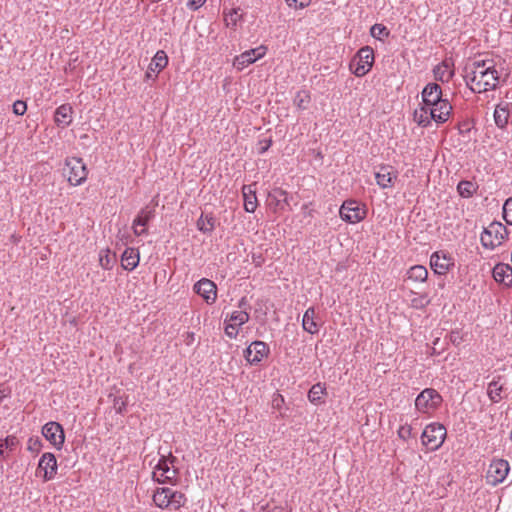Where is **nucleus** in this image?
<instances>
[{
    "label": "nucleus",
    "mask_w": 512,
    "mask_h": 512,
    "mask_svg": "<svg viewBox=\"0 0 512 512\" xmlns=\"http://www.w3.org/2000/svg\"><path fill=\"white\" fill-rule=\"evenodd\" d=\"M464 79L475 93L495 90L500 83V72L493 59L475 60L465 67Z\"/></svg>",
    "instance_id": "1"
},
{
    "label": "nucleus",
    "mask_w": 512,
    "mask_h": 512,
    "mask_svg": "<svg viewBox=\"0 0 512 512\" xmlns=\"http://www.w3.org/2000/svg\"><path fill=\"white\" fill-rule=\"evenodd\" d=\"M151 498L156 507L169 511H178L185 507L188 502L187 496L182 491L169 487L155 488Z\"/></svg>",
    "instance_id": "2"
},
{
    "label": "nucleus",
    "mask_w": 512,
    "mask_h": 512,
    "mask_svg": "<svg viewBox=\"0 0 512 512\" xmlns=\"http://www.w3.org/2000/svg\"><path fill=\"white\" fill-rule=\"evenodd\" d=\"M175 462L176 458L171 453L168 456H162L153 469V480L160 484L176 485L179 481V472Z\"/></svg>",
    "instance_id": "3"
},
{
    "label": "nucleus",
    "mask_w": 512,
    "mask_h": 512,
    "mask_svg": "<svg viewBox=\"0 0 512 512\" xmlns=\"http://www.w3.org/2000/svg\"><path fill=\"white\" fill-rule=\"evenodd\" d=\"M88 168L80 157H67L64 162L63 176L69 185L76 187L82 185L88 177Z\"/></svg>",
    "instance_id": "4"
},
{
    "label": "nucleus",
    "mask_w": 512,
    "mask_h": 512,
    "mask_svg": "<svg viewBox=\"0 0 512 512\" xmlns=\"http://www.w3.org/2000/svg\"><path fill=\"white\" fill-rule=\"evenodd\" d=\"M374 60V50L370 46H364L352 58L349 69L356 77H363L371 71Z\"/></svg>",
    "instance_id": "5"
},
{
    "label": "nucleus",
    "mask_w": 512,
    "mask_h": 512,
    "mask_svg": "<svg viewBox=\"0 0 512 512\" xmlns=\"http://www.w3.org/2000/svg\"><path fill=\"white\" fill-rule=\"evenodd\" d=\"M507 237V228L500 222H492L481 233L480 240L485 248L495 249L501 246Z\"/></svg>",
    "instance_id": "6"
},
{
    "label": "nucleus",
    "mask_w": 512,
    "mask_h": 512,
    "mask_svg": "<svg viewBox=\"0 0 512 512\" xmlns=\"http://www.w3.org/2000/svg\"><path fill=\"white\" fill-rule=\"evenodd\" d=\"M446 428L440 423L428 424L421 435L422 445L428 451L439 449L446 439Z\"/></svg>",
    "instance_id": "7"
},
{
    "label": "nucleus",
    "mask_w": 512,
    "mask_h": 512,
    "mask_svg": "<svg viewBox=\"0 0 512 512\" xmlns=\"http://www.w3.org/2000/svg\"><path fill=\"white\" fill-rule=\"evenodd\" d=\"M442 396L433 388L424 389L415 399V408L419 413L432 415L441 405Z\"/></svg>",
    "instance_id": "8"
},
{
    "label": "nucleus",
    "mask_w": 512,
    "mask_h": 512,
    "mask_svg": "<svg viewBox=\"0 0 512 512\" xmlns=\"http://www.w3.org/2000/svg\"><path fill=\"white\" fill-rule=\"evenodd\" d=\"M339 215L343 221L356 224L366 218L367 208L355 200H346L340 207Z\"/></svg>",
    "instance_id": "9"
},
{
    "label": "nucleus",
    "mask_w": 512,
    "mask_h": 512,
    "mask_svg": "<svg viewBox=\"0 0 512 512\" xmlns=\"http://www.w3.org/2000/svg\"><path fill=\"white\" fill-rule=\"evenodd\" d=\"M58 471L56 456L51 452L43 453L39 459L36 475L40 476L44 482L53 480Z\"/></svg>",
    "instance_id": "10"
},
{
    "label": "nucleus",
    "mask_w": 512,
    "mask_h": 512,
    "mask_svg": "<svg viewBox=\"0 0 512 512\" xmlns=\"http://www.w3.org/2000/svg\"><path fill=\"white\" fill-rule=\"evenodd\" d=\"M509 471L510 465L507 460L494 459L488 467L486 482L491 486H497L506 479Z\"/></svg>",
    "instance_id": "11"
},
{
    "label": "nucleus",
    "mask_w": 512,
    "mask_h": 512,
    "mask_svg": "<svg viewBox=\"0 0 512 512\" xmlns=\"http://www.w3.org/2000/svg\"><path fill=\"white\" fill-rule=\"evenodd\" d=\"M267 47L264 45H260L256 48L246 50L242 52L240 55H237L233 59V67L238 71H242L249 65L255 63L257 60L263 58L267 53Z\"/></svg>",
    "instance_id": "12"
},
{
    "label": "nucleus",
    "mask_w": 512,
    "mask_h": 512,
    "mask_svg": "<svg viewBox=\"0 0 512 512\" xmlns=\"http://www.w3.org/2000/svg\"><path fill=\"white\" fill-rule=\"evenodd\" d=\"M43 437L57 450L62 449L65 442V434L61 424L50 421L42 427Z\"/></svg>",
    "instance_id": "13"
},
{
    "label": "nucleus",
    "mask_w": 512,
    "mask_h": 512,
    "mask_svg": "<svg viewBox=\"0 0 512 512\" xmlns=\"http://www.w3.org/2000/svg\"><path fill=\"white\" fill-rule=\"evenodd\" d=\"M270 354L269 346L263 341H253L245 350L244 358L250 365H257Z\"/></svg>",
    "instance_id": "14"
},
{
    "label": "nucleus",
    "mask_w": 512,
    "mask_h": 512,
    "mask_svg": "<svg viewBox=\"0 0 512 512\" xmlns=\"http://www.w3.org/2000/svg\"><path fill=\"white\" fill-rule=\"evenodd\" d=\"M454 266V258L445 251H436L430 257V267L435 274L445 275Z\"/></svg>",
    "instance_id": "15"
},
{
    "label": "nucleus",
    "mask_w": 512,
    "mask_h": 512,
    "mask_svg": "<svg viewBox=\"0 0 512 512\" xmlns=\"http://www.w3.org/2000/svg\"><path fill=\"white\" fill-rule=\"evenodd\" d=\"M193 291L199 295L207 304L215 303L217 299V286L207 278H202L193 286Z\"/></svg>",
    "instance_id": "16"
},
{
    "label": "nucleus",
    "mask_w": 512,
    "mask_h": 512,
    "mask_svg": "<svg viewBox=\"0 0 512 512\" xmlns=\"http://www.w3.org/2000/svg\"><path fill=\"white\" fill-rule=\"evenodd\" d=\"M398 178V172L389 165H382L379 171L375 173L376 183L382 188L387 189L394 186Z\"/></svg>",
    "instance_id": "17"
},
{
    "label": "nucleus",
    "mask_w": 512,
    "mask_h": 512,
    "mask_svg": "<svg viewBox=\"0 0 512 512\" xmlns=\"http://www.w3.org/2000/svg\"><path fill=\"white\" fill-rule=\"evenodd\" d=\"M222 15L224 25L228 29L236 31L238 26L243 23L245 14L240 7H225Z\"/></svg>",
    "instance_id": "18"
},
{
    "label": "nucleus",
    "mask_w": 512,
    "mask_h": 512,
    "mask_svg": "<svg viewBox=\"0 0 512 512\" xmlns=\"http://www.w3.org/2000/svg\"><path fill=\"white\" fill-rule=\"evenodd\" d=\"M429 113L433 117V121L442 124L448 121L452 113V105L447 99L437 102L429 106Z\"/></svg>",
    "instance_id": "19"
},
{
    "label": "nucleus",
    "mask_w": 512,
    "mask_h": 512,
    "mask_svg": "<svg viewBox=\"0 0 512 512\" xmlns=\"http://www.w3.org/2000/svg\"><path fill=\"white\" fill-rule=\"evenodd\" d=\"M154 218V210L145 207L141 209L133 220V232L136 236L147 234V225Z\"/></svg>",
    "instance_id": "20"
},
{
    "label": "nucleus",
    "mask_w": 512,
    "mask_h": 512,
    "mask_svg": "<svg viewBox=\"0 0 512 512\" xmlns=\"http://www.w3.org/2000/svg\"><path fill=\"white\" fill-rule=\"evenodd\" d=\"M454 62L451 58H445L434 69V78L442 83H448L454 76Z\"/></svg>",
    "instance_id": "21"
},
{
    "label": "nucleus",
    "mask_w": 512,
    "mask_h": 512,
    "mask_svg": "<svg viewBox=\"0 0 512 512\" xmlns=\"http://www.w3.org/2000/svg\"><path fill=\"white\" fill-rule=\"evenodd\" d=\"M444 100L442 98V89L436 83H428L422 90V103L431 106Z\"/></svg>",
    "instance_id": "22"
},
{
    "label": "nucleus",
    "mask_w": 512,
    "mask_h": 512,
    "mask_svg": "<svg viewBox=\"0 0 512 512\" xmlns=\"http://www.w3.org/2000/svg\"><path fill=\"white\" fill-rule=\"evenodd\" d=\"M73 108L70 104H62L56 108L54 122L58 127L66 128L73 120Z\"/></svg>",
    "instance_id": "23"
},
{
    "label": "nucleus",
    "mask_w": 512,
    "mask_h": 512,
    "mask_svg": "<svg viewBox=\"0 0 512 512\" xmlns=\"http://www.w3.org/2000/svg\"><path fill=\"white\" fill-rule=\"evenodd\" d=\"M493 278L496 282L507 287L512 285V266L505 263H498L493 268Z\"/></svg>",
    "instance_id": "24"
},
{
    "label": "nucleus",
    "mask_w": 512,
    "mask_h": 512,
    "mask_svg": "<svg viewBox=\"0 0 512 512\" xmlns=\"http://www.w3.org/2000/svg\"><path fill=\"white\" fill-rule=\"evenodd\" d=\"M268 205L274 212L284 210L285 205H288V193L281 188L274 189L268 195Z\"/></svg>",
    "instance_id": "25"
},
{
    "label": "nucleus",
    "mask_w": 512,
    "mask_h": 512,
    "mask_svg": "<svg viewBox=\"0 0 512 512\" xmlns=\"http://www.w3.org/2000/svg\"><path fill=\"white\" fill-rule=\"evenodd\" d=\"M256 184L244 185L242 187V195L244 201V209L248 213H253L258 207L256 197Z\"/></svg>",
    "instance_id": "26"
},
{
    "label": "nucleus",
    "mask_w": 512,
    "mask_h": 512,
    "mask_svg": "<svg viewBox=\"0 0 512 512\" xmlns=\"http://www.w3.org/2000/svg\"><path fill=\"white\" fill-rule=\"evenodd\" d=\"M317 319L318 314L316 312V309L314 307H309L305 311L302 318L303 329L312 335L317 334L320 329V324L318 323Z\"/></svg>",
    "instance_id": "27"
},
{
    "label": "nucleus",
    "mask_w": 512,
    "mask_h": 512,
    "mask_svg": "<svg viewBox=\"0 0 512 512\" xmlns=\"http://www.w3.org/2000/svg\"><path fill=\"white\" fill-rule=\"evenodd\" d=\"M139 260L140 254L138 249L127 248L125 249L121 257L122 267L125 270L132 271L138 266Z\"/></svg>",
    "instance_id": "28"
},
{
    "label": "nucleus",
    "mask_w": 512,
    "mask_h": 512,
    "mask_svg": "<svg viewBox=\"0 0 512 512\" xmlns=\"http://www.w3.org/2000/svg\"><path fill=\"white\" fill-rule=\"evenodd\" d=\"M429 106L422 103V105L415 109L413 113V120L422 127H427L433 121L432 115L429 113Z\"/></svg>",
    "instance_id": "29"
},
{
    "label": "nucleus",
    "mask_w": 512,
    "mask_h": 512,
    "mask_svg": "<svg viewBox=\"0 0 512 512\" xmlns=\"http://www.w3.org/2000/svg\"><path fill=\"white\" fill-rule=\"evenodd\" d=\"M406 277L414 283H423L428 278V270L423 265H414L407 270Z\"/></svg>",
    "instance_id": "30"
},
{
    "label": "nucleus",
    "mask_w": 512,
    "mask_h": 512,
    "mask_svg": "<svg viewBox=\"0 0 512 512\" xmlns=\"http://www.w3.org/2000/svg\"><path fill=\"white\" fill-rule=\"evenodd\" d=\"M19 445V439L15 435L0 438V461L8 458V451H13Z\"/></svg>",
    "instance_id": "31"
},
{
    "label": "nucleus",
    "mask_w": 512,
    "mask_h": 512,
    "mask_svg": "<svg viewBox=\"0 0 512 512\" xmlns=\"http://www.w3.org/2000/svg\"><path fill=\"white\" fill-rule=\"evenodd\" d=\"M326 394L327 391L325 385L319 382L310 388L308 392V399L312 404L320 405L324 402V397Z\"/></svg>",
    "instance_id": "32"
},
{
    "label": "nucleus",
    "mask_w": 512,
    "mask_h": 512,
    "mask_svg": "<svg viewBox=\"0 0 512 512\" xmlns=\"http://www.w3.org/2000/svg\"><path fill=\"white\" fill-rule=\"evenodd\" d=\"M169 59L164 50H158L150 62L151 70L155 74H159L168 65Z\"/></svg>",
    "instance_id": "33"
},
{
    "label": "nucleus",
    "mask_w": 512,
    "mask_h": 512,
    "mask_svg": "<svg viewBox=\"0 0 512 512\" xmlns=\"http://www.w3.org/2000/svg\"><path fill=\"white\" fill-rule=\"evenodd\" d=\"M410 296V306L414 309H424L431 303V300L425 293L410 291Z\"/></svg>",
    "instance_id": "34"
},
{
    "label": "nucleus",
    "mask_w": 512,
    "mask_h": 512,
    "mask_svg": "<svg viewBox=\"0 0 512 512\" xmlns=\"http://www.w3.org/2000/svg\"><path fill=\"white\" fill-rule=\"evenodd\" d=\"M196 224L203 233H211L215 229V219L211 214H202Z\"/></svg>",
    "instance_id": "35"
},
{
    "label": "nucleus",
    "mask_w": 512,
    "mask_h": 512,
    "mask_svg": "<svg viewBox=\"0 0 512 512\" xmlns=\"http://www.w3.org/2000/svg\"><path fill=\"white\" fill-rule=\"evenodd\" d=\"M502 392L503 384L499 383L498 381H492L491 383H489L487 388V394L492 402H500L502 399Z\"/></svg>",
    "instance_id": "36"
},
{
    "label": "nucleus",
    "mask_w": 512,
    "mask_h": 512,
    "mask_svg": "<svg viewBox=\"0 0 512 512\" xmlns=\"http://www.w3.org/2000/svg\"><path fill=\"white\" fill-rule=\"evenodd\" d=\"M115 263V255L111 253L110 249H102L99 252V265L105 269H112Z\"/></svg>",
    "instance_id": "37"
},
{
    "label": "nucleus",
    "mask_w": 512,
    "mask_h": 512,
    "mask_svg": "<svg viewBox=\"0 0 512 512\" xmlns=\"http://www.w3.org/2000/svg\"><path fill=\"white\" fill-rule=\"evenodd\" d=\"M249 313L246 310L233 311L229 316L226 317V321L238 325L241 327L243 324L249 321Z\"/></svg>",
    "instance_id": "38"
},
{
    "label": "nucleus",
    "mask_w": 512,
    "mask_h": 512,
    "mask_svg": "<svg viewBox=\"0 0 512 512\" xmlns=\"http://www.w3.org/2000/svg\"><path fill=\"white\" fill-rule=\"evenodd\" d=\"M508 116L509 113L506 107L500 105L496 106L494 111V119L498 127L504 128L506 126L508 122Z\"/></svg>",
    "instance_id": "39"
},
{
    "label": "nucleus",
    "mask_w": 512,
    "mask_h": 512,
    "mask_svg": "<svg viewBox=\"0 0 512 512\" xmlns=\"http://www.w3.org/2000/svg\"><path fill=\"white\" fill-rule=\"evenodd\" d=\"M310 101V93L308 91L301 90L296 94L294 104L296 105L297 108L305 110L308 108Z\"/></svg>",
    "instance_id": "40"
},
{
    "label": "nucleus",
    "mask_w": 512,
    "mask_h": 512,
    "mask_svg": "<svg viewBox=\"0 0 512 512\" xmlns=\"http://www.w3.org/2000/svg\"><path fill=\"white\" fill-rule=\"evenodd\" d=\"M42 447V441L38 436H31L28 438L26 448L30 453L37 455L41 451Z\"/></svg>",
    "instance_id": "41"
},
{
    "label": "nucleus",
    "mask_w": 512,
    "mask_h": 512,
    "mask_svg": "<svg viewBox=\"0 0 512 512\" xmlns=\"http://www.w3.org/2000/svg\"><path fill=\"white\" fill-rule=\"evenodd\" d=\"M457 190L462 197H471L475 192V186L470 181H461L457 186Z\"/></svg>",
    "instance_id": "42"
},
{
    "label": "nucleus",
    "mask_w": 512,
    "mask_h": 512,
    "mask_svg": "<svg viewBox=\"0 0 512 512\" xmlns=\"http://www.w3.org/2000/svg\"><path fill=\"white\" fill-rule=\"evenodd\" d=\"M370 33L374 38L379 39V40H382L383 38H385L389 35V31L382 24H374L371 27Z\"/></svg>",
    "instance_id": "43"
},
{
    "label": "nucleus",
    "mask_w": 512,
    "mask_h": 512,
    "mask_svg": "<svg viewBox=\"0 0 512 512\" xmlns=\"http://www.w3.org/2000/svg\"><path fill=\"white\" fill-rule=\"evenodd\" d=\"M503 218L507 224L512 225V197L508 198L503 205Z\"/></svg>",
    "instance_id": "44"
},
{
    "label": "nucleus",
    "mask_w": 512,
    "mask_h": 512,
    "mask_svg": "<svg viewBox=\"0 0 512 512\" xmlns=\"http://www.w3.org/2000/svg\"><path fill=\"white\" fill-rule=\"evenodd\" d=\"M225 334L233 339L236 338L239 333V326L225 320Z\"/></svg>",
    "instance_id": "45"
},
{
    "label": "nucleus",
    "mask_w": 512,
    "mask_h": 512,
    "mask_svg": "<svg viewBox=\"0 0 512 512\" xmlns=\"http://www.w3.org/2000/svg\"><path fill=\"white\" fill-rule=\"evenodd\" d=\"M398 437L404 441H407L412 437V427L408 424L402 425L397 431Z\"/></svg>",
    "instance_id": "46"
},
{
    "label": "nucleus",
    "mask_w": 512,
    "mask_h": 512,
    "mask_svg": "<svg viewBox=\"0 0 512 512\" xmlns=\"http://www.w3.org/2000/svg\"><path fill=\"white\" fill-rule=\"evenodd\" d=\"M287 5L293 9H304L310 6L312 0H285Z\"/></svg>",
    "instance_id": "47"
},
{
    "label": "nucleus",
    "mask_w": 512,
    "mask_h": 512,
    "mask_svg": "<svg viewBox=\"0 0 512 512\" xmlns=\"http://www.w3.org/2000/svg\"><path fill=\"white\" fill-rule=\"evenodd\" d=\"M27 111V104L22 100H17L13 103V113L17 116H22Z\"/></svg>",
    "instance_id": "48"
},
{
    "label": "nucleus",
    "mask_w": 512,
    "mask_h": 512,
    "mask_svg": "<svg viewBox=\"0 0 512 512\" xmlns=\"http://www.w3.org/2000/svg\"><path fill=\"white\" fill-rule=\"evenodd\" d=\"M257 145H258V153L263 154L266 151H268V149L271 147L272 139L268 138V139L259 140Z\"/></svg>",
    "instance_id": "49"
},
{
    "label": "nucleus",
    "mask_w": 512,
    "mask_h": 512,
    "mask_svg": "<svg viewBox=\"0 0 512 512\" xmlns=\"http://www.w3.org/2000/svg\"><path fill=\"white\" fill-rule=\"evenodd\" d=\"M450 341L453 345H460L462 342V336L459 331H452L450 334Z\"/></svg>",
    "instance_id": "50"
},
{
    "label": "nucleus",
    "mask_w": 512,
    "mask_h": 512,
    "mask_svg": "<svg viewBox=\"0 0 512 512\" xmlns=\"http://www.w3.org/2000/svg\"><path fill=\"white\" fill-rule=\"evenodd\" d=\"M206 0H189L187 6L191 10H197L204 5Z\"/></svg>",
    "instance_id": "51"
},
{
    "label": "nucleus",
    "mask_w": 512,
    "mask_h": 512,
    "mask_svg": "<svg viewBox=\"0 0 512 512\" xmlns=\"http://www.w3.org/2000/svg\"><path fill=\"white\" fill-rule=\"evenodd\" d=\"M114 405L119 413H122L126 409V402L121 399H116Z\"/></svg>",
    "instance_id": "52"
},
{
    "label": "nucleus",
    "mask_w": 512,
    "mask_h": 512,
    "mask_svg": "<svg viewBox=\"0 0 512 512\" xmlns=\"http://www.w3.org/2000/svg\"><path fill=\"white\" fill-rule=\"evenodd\" d=\"M158 74H155L152 70H151V66L149 65L148 66V69L145 73V78L146 79H152V80H155L157 78Z\"/></svg>",
    "instance_id": "53"
},
{
    "label": "nucleus",
    "mask_w": 512,
    "mask_h": 512,
    "mask_svg": "<svg viewBox=\"0 0 512 512\" xmlns=\"http://www.w3.org/2000/svg\"><path fill=\"white\" fill-rule=\"evenodd\" d=\"M246 305H247V299H246V297H242L241 300L239 301V308H245Z\"/></svg>",
    "instance_id": "54"
},
{
    "label": "nucleus",
    "mask_w": 512,
    "mask_h": 512,
    "mask_svg": "<svg viewBox=\"0 0 512 512\" xmlns=\"http://www.w3.org/2000/svg\"><path fill=\"white\" fill-rule=\"evenodd\" d=\"M7 396L5 389H0V401Z\"/></svg>",
    "instance_id": "55"
},
{
    "label": "nucleus",
    "mask_w": 512,
    "mask_h": 512,
    "mask_svg": "<svg viewBox=\"0 0 512 512\" xmlns=\"http://www.w3.org/2000/svg\"><path fill=\"white\" fill-rule=\"evenodd\" d=\"M187 338L189 340L187 343H190L191 341H193L194 340V333H188L187 334Z\"/></svg>",
    "instance_id": "56"
},
{
    "label": "nucleus",
    "mask_w": 512,
    "mask_h": 512,
    "mask_svg": "<svg viewBox=\"0 0 512 512\" xmlns=\"http://www.w3.org/2000/svg\"><path fill=\"white\" fill-rule=\"evenodd\" d=\"M510 439L512 440V430H511V433H510Z\"/></svg>",
    "instance_id": "57"
}]
</instances>
